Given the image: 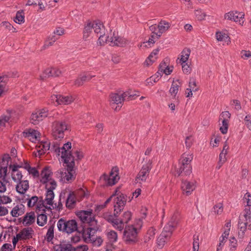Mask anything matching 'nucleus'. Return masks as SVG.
Here are the masks:
<instances>
[{"label": "nucleus", "mask_w": 251, "mask_h": 251, "mask_svg": "<svg viewBox=\"0 0 251 251\" xmlns=\"http://www.w3.org/2000/svg\"><path fill=\"white\" fill-rule=\"evenodd\" d=\"M71 143L68 142L61 148L58 146L57 143H54L51 148V150H53L58 155L61 152V157L64 163L66 164V166L67 167L66 169L60 170L56 173V177L59 178L60 181L64 183L71 182L75 178L74 157L70 152H68V150L71 149Z\"/></svg>", "instance_id": "f257e3e1"}, {"label": "nucleus", "mask_w": 251, "mask_h": 251, "mask_svg": "<svg viewBox=\"0 0 251 251\" xmlns=\"http://www.w3.org/2000/svg\"><path fill=\"white\" fill-rule=\"evenodd\" d=\"M76 216L81 222L88 224V228L82 230V238L86 243L92 244L94 247H100L103 243V239L100 236H96L95 234L99 228L97 226V221L93 213L92 209L80 210L77 212Z\"/></svg>", "instance_id": "f03ea898"}, {"label": "nucleus", "mask_w": 251, "mask_h": 251, "mask_svg": "<svg viewBox=\"0 0 251 251\" xmlns=\"http://www.w3.org/2000/svg\"><path fill=\"white\" fill-rule=\"evenodd\" d=\"M244 203L247 206L243 214H240L239 217L238 227V238L242 239L245 235L247 229L251 230V194L247 192L243 199Z\"/></svg>", "instance_id": "7ed1b4c3"}, {"label": "nucleus", "mask_w": 251, "mask_h": 251, "mask_svg": "<svg viewBox=\"0 0 251 251\" xmlns=\"http://www.w3.org/2000/svg\"><path fill=\"white\" fill-rule=\"evenodd\" d=\"M119 216H115L109 215L105 217L106 220L111 223L112 226L117 230L122 231L124 227L125 224H127L131 219L132 213L129 211H125L120 218Z\"/></svg>", "instance_id": "20e7f679"}, {"label": "nucleus", "mask_w": 251, "mask_h": 251, "mask_svg": "<svg viewBox=\"0 0 251 251\" xmlns=\"http://www.w3.org/2000/svg\"><path fill=\"white\" fill-rule=\"evenodd\" d=\"M193 158L192 154L183 153L179 160L177 174L178 176H188L192 173L191 161Z\"/></svg>", "instance_id": "39448f33"}, {"label": "nucleus", "mask_w": 251, "mask_h": 251, "mask_svg": "<svg viewBox=\"0 0 251 251\" xmlns=\"http://www.w3.org/2000/svg\"><path fill=\"white\" fill-rule=\"evenodd\" d=\"M57 227L59 231L68 234L80 228V227H78V224L75 220H66L63 218H61L58 221Z\"/></svg>", "instance_id": "423d86ee"}, {"label": "nucleus", "mask_w": 251, "mask_h": 251, "mask_svg": "<svg viewBox=\"0 0 251 251\" xmlns=\"http://www.w3.org/2000/svg\"><path fill=\"white\" fill-rule=\"evenodd\" d=\"M70 126L64 121H55L52 124V135L56 140H61L64 137V132L68 130Z\"/></svg>", "instance_id": "0eeeda50"}, {"label": "nucleus", "mask_w": 251, "mask_h": 251, "mask_svg": "<svg viewBox=\"0 0 251 251\" xmlns=\"http://www.w3.org/2000/svg\"><path fill=\"white\" fill-rule=\"evenodd\" d=\"M175 226V223L173 224H169L168 226H164L163 231L157 240V244L158 247L162 248L164 246L166 241L170 239L173 231V227Z\"/></svg>", "instance_id": "6e6552de"}, {"label": "nucleus", "mask_w": 251, "mask_h": 251, "mask_svg": "<svg viewBox=\"0 0 251 251\" xmlns=\"http://www.w3.org/2000/svg\"><path fill=\"white\" fill-rule=\"evenodd\" d=\"M136 96V94L132 93L131 91H128L121 95L117 93H112L110 95V99L113 104H122L124 100L135 99Z\"/></svg>", "instance_id": "1a4fd4ad"}, {"label": "nucleus", "mask_w": 251, "mask_h": 251, "mask_svg": "<svg viewBox=\"0 0 251 251\" xmlns=\"http://www.w3.org/2000/svg\"><path fill=\"white\" fill-rule=\"evenodd\" d=\"M116 197L114 199V215L115 216H118L120 212L124 209L126 203L127 196L122 193L115 194Z\"/></svg>", "instance_id": "9d476101"}, {"label": "nucleus", "mask_w": 251, "mask_h": 251, "mask_svg": "<svg viewBox=\"0 0 251 251\" xmlns=\"http://www.w3.org/2000/svg\"><path fill=\"white\" fill-rule=\"evenodd\" d=\"M92 24L94 32L99 36L98 41L100 44L103 45L108 40V38L107 39V36H105L106 30L104 26L102 23L97 22H93Z\"/></svg>", "instance_id": "9b49d317"}, {"label": "nucleus", "mask_w": 251, "mask_h": 251, "mask_svg": "<svg viewBox=\"0 0 251 251\" xmlns=\"http://www.w3.org/2000/svg\"><path fill=\"white\" fill-rule=\"evenodd\" d=\"M123 238L126 243L135 242L137 235V229L133 225L125 226Z\"/></svg>", "instance_id": "f8f14e48"}, {"label": "nucleus", "mask_w": 251, "mask_h": 251, "mask_svg": "<svg viewBox=\"0 0 251 251\" xmlns=\"http://www.w3.org/2000/svg\"><path fill=\"white\" fill-rule=\"evenodd\" d=\"M151 164L152 162L149 160L147 163L142 166L141 169L136 177L137 182L141 183L146 180L152 168Z\"/></svg>", "instance_id": "ddd939ff"}, {"label": "nucleus", "mask_w": 251, "mask_h": 251, "mask_svg": "<svg viewBox=\"0 0 251 251\" xmlns=\"http://www.w3.org/2000/svg\"><path fill=\"white\" fill-rule=\"evenodd\" d=\"M118 172L119 168L117 167H113L109 175L103 174L101 178L103 179L108 185H113L117 182L120 179Z\"/></svg>", "instance_id": "4468645a"}, {"label": "nucleus", "mask_w": 251, "mask_h": 251, "mask_svg": "<svg viewBox=\"0 0 251 251\" xmlns=\"http://www.w3.org/2000/svg\"><path fill=\"white\" fill-rule=\"evenodd\" d=\"M49 115V110L47 108H43L33 112L30 117V122L33 125H37Z\"/></svg>", "instance_id": "2eb2a0df"}, {"label": "nucleus", "mask_w": 251, "mask_h": 251, "mask_svg": "<svg viewBox=\"0 0 251 251\" xmlns=\"http://www.w3.org/2000/svg\"><path fill=\"white\" fill-rule=\"evenodd\" d=\"M56 182L54 180H50V186L46 188L47 189L46 198L45 201L46 203L49 205H52L53 204V200L54 198V194L53 190L56 187Z\"/></svg>", "instance_id": "dca6fc26"}, {"label": "nucleus", "mask_w": 251, "mask_h": 251, "mask_svg": "<svg viewBox=\"0 0 251 251\" xmlns=\"http://www.w3.org/2000/svg\"><path fill=\"white\" fill-rule=\"evenodd\" d=\"M108 38L106 43H110V45L114 46H120L124 47L126 44V40L121 37L115 35V33H113L112 36H107V39Z\"/></svg>", "instance_id": "f3484780"}, {"label": "nucleus", "mask_w": 251, "mask_h": 251, "mask_svg": "<svg viewBox=\"0 0 251 251\" xmlns=\"http://www.w3.org/2000/svg\"><path fill=\"white\" fill-rule=\"evenodd\" d=\"M181 188L183 193L187 196L191 195L196 188L195 182L182 180Z\"/></svg>", "instance_id": "a211bd4d"}, {"label": "nucleus", "mask_w": 251, "mask_h": 251, "mask_svg": "<svg viewBox=\"0 0 251 251\" xmlns=\"http://www.w3.org/2000/svg\"><path fill=\"white\" fill-rule=\"evenodd\" d=\"M51 174L52 172L48 167L44 168L41 173V178L40 179V182L44 184H46V188L50 186V180H53L51 178L49 179Z\"/></svg>", "instance_id": "6ab92c4d"}, {"label": "nucleus", "mask_w": 251, "mask_h": 251, "mask_svg": "<svg viewBox=\"0 0 251 251\" xmlns=\"http://www.w3.org/2000/svg\"><path fill=\"white\" fill-rule=\"evenodd\" d=\"M224 18L227 20L238 22L240 21V19L244 18V14L237 11H231L226 13Z\"/></svg>", "instance_id": "aec40b11"}, {"label": "nucleus", "mask_w": 251, "mask_h": 251, "mask_svg": "<svg viewBox=\"0 0 251 251\" xmlns=\"http://www.w3.org/2000/svg\"><path fill=\"white\" fill-rule=\"evenodd\" d=\"M16 76L17 72L8 73L6 75L0 76V96L5 90L6 84L8 81V78Z\"/></svg>", "instance_id": "412c9836"}, {"label": "nucleus", "mask_w": 251, "mask_h": 251, "mask_svg": "<svg viewBox=\"0 0 251 251\" xmlns=\"http://www.w3.org/2000/svg\"><path fill=\"white\" fill-rule=\"evenodd\" d=\"M23 136L27 138L32 142H35L39 138V133L36 130L31 128L26 129L23 132Z\"/></svg>", "instance_id": "4be33fe9"}, {"label": "nucleus", "mask_w": 251, "mask_h": 251, "mask_svg": "<svg viewBox=\"0 0 251 251\" xmlns=\"http://www.w3.org/2000/svg\"><path fill=\"white\" fill-rule=\"evenodd\" d=\"M60 74L61 71L56 68H48L40 75V78L42 80H44L47 77L50 76H58Z\"/></svg>", "instance_id": "5701e85b"}, {"label": "nucleus", "mask_w": 251, "mask_h": 251, "mask_svg": "<svg viewBox=\"0 0 251 251\" xmlns=\"http://www.w3.org/2000/svg\"><path fill=\"white\" fill-rule=\"evenodd\" d=\"M54 251H73V246L69 242L63 241L53 246Z\"/></svg>", "instance_id": "b1692460"}, {"label": "nucleus", "mask_w": 251, "mask_h": 251, "mask_svg": "<svg viewBox=\"0 0 251 251\" xmlns=\"http://www.w3.org/2000/svg\"><path fill=\"white\" fill-rule=\"evenodd\" d=\"M94 75H91L88 73L80 74L77 78L75 81V85L76 86H80L87 81L90 80Z\"/></svg>", "instance_id": "393cba45"}, {"label": "nucleus", "mask_w": 251, "mask_h": 251, "mask_svg": "<svg viewBox=\"0 0 251 251\" xmlns=\"http://www.w3.org/2000/svg\"><path fill=\"white\" fill-rule=\"evenodd\" d=\"M33 232V230L31 227L24 228L17 234V238L24 240L30 239L32 238Z\"/></svg>", "instance_id": "a878e982"}, {"label": "nucleus", "mask_w": 251, "mask_h": 251, "mask_svg": "<svg viewBox=\"0 0 251 251\" xmlns=\"http://www.w3.org/2000/svg\"><path fill=\"white\" fill-rule=\"evenodd\" d=\"M35 214L33 211L27 213L24 217L23 224L25 226H29L33 224L35 221Z\"/></svg>", "instance_id": "bb28decb"}, {"label": "nucleus", "mask_w": 251, "mask_h": 251, "mask_svg": "<svg viewBox=\"0 0 251 251\" xmlns=\"http://www.w3.org/2000/svg\"><path fill=\"white\" fill-rule=\"evenodd\" d=\"M76 197L73 192L69 193L66 201V206L68 209H71L75 207L76 204Z\"/></svg>", "instance_id": "cd10ccee"}, {"label": "nucleus", "mask_w": 251, "mask_h": 251, "mask_svg": "<svg viewBox=\"0 0 251 251\" xmlns=\"http://www.w3.org/2000/svg\"><path fill=\"white\" fill-rule=\"evenodd\" d=\"M83 225H81V227L79 228L78 230H76V233L75 235L72 236L71 237V241L73 243H77L79 242L81 237L82 238V230L84 228H88V224H84L82 222H81Z\"/></svg>", "instance_id": "c85d7f7f"}, {"label": "nucleus", "mask_w": 251, "mask_h": 251, "mask_svg": "<svg viewBox=\"0 0 251 251\" xmlns=\"http://www.w3.org/2000/svg\"><path fill=\"white\" fill-rule=\"evenodd\" d=\"M157 25L158 27V31H157V33H156V38L159 39L161 37L162 34L168 29L170 27V25L169 23L165 21L162 20L159 22Z\"/></svg>", "instance_id": "c756f323"}, {"label": "nucleus", "mask_w": 251, "mask_h": 251, "mask_svg": "<svg viewBox=\"0 0 251 251\" xmlns=\"http://www.w3.org/2000/svg\"><path fill=\"white\" fill-rule=\"evenodd\" d=\"M18 182V183L16 186L17 192L22 194H24L29 188L28 181L27 180H21Z\"/></svg>", "instance_id": "7c9ffc66"}, {"label": "nucleus", "mask_w": 251, "mask_h": 251, "mask_svg": "<svg viewBox=\"0 0 251 251\" xmlns=\"http://www.w3.org/2000/svg\"><path fill=\"white\" fill-rule=\"evenodd\" d=\"M25 206L21 204L13 207L11 211V214L13 217H17L23 215L25 212Z\"/></svg>", "instance_id": "2f4dec72"}, {"label": "nucleus", "mask_w": 251, "mask_h": 251, "mask_svg": "<svg viewBox=\"0 0 251 251\" xmlns=\"http://www.w3.org/2000/svg\"><path fill=\"white\" fill-rule=\"evenodd\" d=\"M216 36L217 40L219 41L226 43L227 44L230 42V38L226 33L222 31H218L216 33Z\"/></svg>", "instance_id": "473e14b6"}, {"label": "nucleus", "mask_w": 251, "mask_h": 251, "mask_svg": "<svg viewBox=\"0 0 251 251\" xmlns=\"http://www.w3.org/2000/svg\"><path fill=\"white\" fill-rule=\"evenodd\" d=\"M181 85V83L178 79L174 81L169 90L171 95L176 96L178 91V89Z\"/></svg>", "instance_id": "72a5a7b5"}, {"label": "nucleus", "mask_w": 251, "mask_h": 251, "mask_svg": "<svg viewBox=\"0 0 251 251\" xmlns=\"http://www.w3.org/2000/svg\"><path fill=\"white\" fill-rule=\"evenodd\" d=\"M190 54V50L188 49H184L181 52L180 58L179 63L180 64L185 63L187 61Z\"/></svg>", "instance_id": "f704fd0d"}, {"label": "nucleus", "mask_w": 251, "mask_h": 251, "mask_svg": "<svg viewBox=\"0 0 251 251\" xmlns=\"http://www.w3.org/2000/svg\"><path fill=\"white\" fill-rule=\"evenodd\" d=\"M47 216L44 212L38 213L37 224L40 226H44L47 223Z\"/></svg>", "instance_id": "c9c22d12"}, {"label": "nucleus", "mask_w": 251, "mask_h": 251, "mask_svg": "<svg viewBox=\"0 0 251 251\" xmlns=\"http://www.w3.org/2000/svg\"><path fill=\"white\" fill-rule=\"evenodd\" d=\"M93 29L92 23L90 22L85 25L83 30V38H87Z\"/></svg>", "instance_id": "e433bc0d"}, {"label": "nucleus", "mask_w": 251, "mask_h": 251, "mask_svg": "<svg viewBox=\"0 0 251 251\" xmlns=\"http://www.w3.org/2000/svg\"><path fill=\"white\" fill-rule=\"evenodd\" d=\"M54 225L50 226L46 234V239L48 242H51L54 238Z\"/></svg>", "instance_id": "4c0bfd02"}, {"label": "nucleus", "mask_w": 251, "mask_h": 251, "mask_svg": "<svg viewBox=\"0 0 251 251\" xmlns=\"http://www.w3.org/2000/svg\"><path fill=\"white\" fill-rule=\"evenodd\" d=\"M59 104H69L72 103L74 99L71 96H63L60 95Z\"/></svg>", "instance_id": "58836bf2"}, {"label": "nucleus", "mask_w": 251, "mask_h": 251, "mask_svg": "<svg viewBox=\"0 0 251 251\" xmlns=\"http://www.w3.org/2000/svg\"><path fill=\"white\" fill-rule=\"evenodd\" d=\"M106 236L109 241L111 243H114L117 241L118 235L116 231L110 230L106 233Z\"/></svg>", "instance_id": "ea45409f"}, {"label": "nucleus", "mask_w": 251, "mask_h": 251, "mask_svg": "<svg viewBox=\"0 0 251 251\" xmlns=\"http://www.w3.org/2000/svg\"><path fill=\"white\" fill-rule=\"evenodd\" d=\"M14 22L18 24H21L25 22L24 13L22 11L17 12L14 18Z\"/></svg>", "instance_id": "a19ab883"}, {"label": "nucleus", "mask_w": 251, "mask_h": 251, "mask_svg": "<svg viewBox=\"0 0 251 251\" xmlns=\"http://www.w3.org/2000/svg\"><path fill=\"white\" fill-rule=\"evenodd\" d=\"M11 160V157L8 154H5L3 156L2 158V160L0 162V168L3 169H7L9 161Z\"/></svg>", "instance_id": "79ce46f5"}, {"label": "nucleus", "mask_w": 251, "mask_h": 251, "mask_svg": "<svg viewBox=\"0 0 251 251\" xmlns=\"http://www.w3.org/2000/svg\"><path fill=\"white\" fill-rule=\"evenodd\" d=\"M23 177L22 172L19 171H16L15 173L12 172V178L14 181L18 182L21 181Z\"/></svg>", "instance_id": "37998d69"}, {"label": "nucleus", "mask_w": 251, "mask_h": 251, "mask_svg": "<svg viewBox=\"0 0 251 251\" xmlns=\"http://www.w3.org/2000/svg\"><path fill=\"white\" fill-rule=\"evenodd\" d=\"M222 125L223 126L220 127V130L223 134H226L228 127V120L227 119H223L222 120Z\"/></svg>", "instance_id": "c03bdc74"}, {"label": "nucleus", "mask_w": 251, "mask_h": 251, "mask_svg": "<svg viewBox=\"0 0 251 251\" xmlns=\"http://www.w3.org/2000/svg\"><path fill=\"white\" fill-rule=\"evenodd\" d=\"M45 208H47V206L45 205V201L43 200H40L37 202V212L40 211L44 212L45 213Z\"/></svg>", "instance_id": "a18cd8bd"}, {"label": "nucleus", "mask_w": 251, "mask_h": 251, "mask_svg": "<svg viewBox=\"0 0 251 251\" xmlns=\"http://www.w3.org/2000/svg\"><path fill=\"white\" fill-rule=\"evenodd\" d=\"M70 149L68 150V152H70L72 155L74 157L75 160H80L83 157V153L80 151L76 150L74 152V154L73 155L72 152L70 151Z\"/></svg>", "instance_id": "49530a36"}, {"label": "nucleus", "mask_w": 251, "mask_h": 251, "mask_svg": "<svg viewBox=\"0 0 251 251\" xmlns=\"http://www.w3.org/2000/svg\"><path fill=\"white\" fill-rule=\"evenodd\" d=\"M193 251H198L199 249V236L195 234L193 236Z\"/></svg>", "instance_id": "de8ad7c7"}, {"label": "nucleus", "mask_w": 251, "mask_h": 251, "mask_svg": "<svg viewBox=\"0 0 251 251\" xmlns=\"http://www.w3.org/2000/svg\"><path fill=\"white\" fill-rule=\"evenodd\" d=\"M38 198L37 196H33L30 199H28L27 201V205L29 207L34 206L35 204L38 202Z\"/></svg>", "instance_id": "09e8293b"}, {"label": "nucleus", "mask_w": 251, "mask_h": 251, "mask_svg": "<svg viewBox=\"0 0 251 251\" xmlns=\"http://www.w3.org/2000/svg\"><path fill=\"white\" fill-rule=\"evenodd\" d=\"M60 95H53L50 97L51 102L55 105L59 104Z\"/></svg>", "instance_id": "8fccbe9b"}, {"label": "nucleus", "mask_w": 251, "mask_h": 251, "mask_svg": "<svg viewBox=\"0 0 251 251\" xmlns=\"http://www.w3.org/2000/svg\"><path fill=\"white\" fill-rule=\"evenodd\" d=\"M230 104L231 105L234 106V109L237 110H239L241 109V103L239 100H234L230 101Z\"/></svg>", "instance_id": "3c124183"}, {"label": "nucleus", "mask_w": 251, "mask_h": 251, "mask_svg": "<svg viewBox=\"0 0 251 251\" xmlns=\"http://www.w3.org/2000/svg\"><path fill=\"white\" fill-rule=\"evenodd\" d=\"M12 201L11 199L7 196H3L0 197V204H7L10 203Z\"/></svg>", "instance_id": "603ef678"}, {"label": "nucleus", "mask_w": 251, "mask_h": 251, "mask_svg": "<svg viewBox=\"0 0 251 251\" xmlns=\"http://www.w3.org/2000/svg\"><path fill=\"white\" fill-rule=\"evenodd\" d=\"M10 118L7 116H2L0 117V127H4L5 126V124L7 123Z\"/></svg>", "instance_id": "864d4df0"}, {"label": "nucleus", "mask_w": 251, "mask_h": 251, "mask_svg": "<svg viewBox=\"0 0 251 251\" xmlns=\"http://www.w3.org/2000/svg\"><path fill=\"white\" fill-rule=\"evenodd\" d=\"M229 241L230 250L231 251H234L237 247V241L234 237L232 238Z\"/></svg>", "instance_id": "5fc2aeb1"}, {"label": "nucleus", "mask_w": 251, "mask_h": 251, "mask_svg": "<svg viewBox=\"0 0 251 251\" xmlns=\"http://www.w3.org/2000/svg\"><path fill=\"white\" fill-rule=\"evenodd\" d=\"M73 251H87L88 247L86 245H79L75 247H73Z\"/></svg>", "instance_id": "6e6d98bb"}, {"label": "nucleus", "mask_w": 251, "mask_h": 251, "mask_svg": "<svg viewBox=\"0 0 251 251\" xmlns=\"http://www.w3.org/2000/svg\"><path fill=\"white\" fill-rule=\"evenodd\" d=\"M189 87L194 92L197 91L198 88L197 87L196 82L194 79H190L189 83Z\"/></svg>", "instance_id": "4d7b16f0"}, {"label": "nucleus", "mask_w": 251, "mask_h": 251, "mask_svg": "<svg viewBox=\"0 0 251 251\" xmlns=\"http://www.w3.org/2000/svg\"><path fill=\"white\" fill-rule=\"evenodd\" d=\"M29 174H31L34 177H38L39 176V173L35 167H28L27 171Z\"/></svg>", "instance_id": "13d9d810"}, {"label": "nucleus", "mask_w": 251, "mask_h": 251, "mask_svg": "<svg viewBox=\"0 0 251 251\" xmlns=\"http://www.w3.org/2000/svg\"><path fill=\"white\" fill-rule=\"evenodd\" d=\"M245 124L251 131V115H248L244 118Z\"/></svg>", "instance_id": "bf43d9fd"}, {"label": "nucleus", "mask_w": 251, "mask_h": 251, "mask_svg": "<svg viewBox=\"0 0 251 251\" xmlns=\"http://www.w3.org/2000/svg\"><path fill=\"white\" fill-rule=\"evenodd\" d=\"M214 210L215 213L217 214H221L223 210V205L221 203H218L214 206Z\"/></svg>", "instance_id": "052dcab7"}, {"label": "nucleus", "mask_w": 251, "mask_h": 251, "mask_svg": "<svg viewBox=\"0 0 251 251\" xmlns=\"http://www.w3.org/2000/svg\"><path fill=\"white\" fill-rule=\"evenodd\" d=\"M182 65V71L184 74H189L191 72V68L189 65H188L187 63H183L181 64Z\"/></svg>", "instance_id": "680f3d73"}, {"label": "nucleus", "mask_w": 251, "mask_h": 251, "mask_svg": "<svg viewBox=\"0 0 251 251\" xmlns=\"http://www.w3.org/2000/svg\"><path fill=\"white\" fill-rule=\"evenodd\" d=\"M11 247L12 245L11 244H4L0 249V251H12Z\"/></svg>", "instance_id": "e2e57ef3"}, {"label": "nucleus", "mask_w": 251, "mask_h": 251, "mask_svg": "<svg viewBox=\"0 0 251 251\" xmlns=\"http://www.w3.org/2000/svg\"><path fill=\"white\" fill-rule=\"evenodd\" d=\"M23 168V164H14V165H10L9 168L11 169V171L12 173H15L18 171V168Z\"/></svg>", "instance_id": "0e129e2a"}, {"label": "nucleus", "mask_w": 251, "mask_h": 251, "mask_svg": "<svg viewBox=\"0 0 251 251\" xmlns=\"http://www.w3.org/2000/svg\"><path fill=\"white\" fill-rule=\"evenodd\" d=\"M0 25L1 26L4 27L5 28L9 30H11L12 28H13V26L7 21L2 22Z\"/></svg>", "instance_id": "69168bd1"}, {"label": "nucleus", "mask_w": 251, "mask_h": 251, "mask_svg": "<svg viewBox=\"0 0 251 251\" xmlns=\"http://www.w3.org/2000/svg\"><path fill=\"white\" fill-rule=\"evenodd\" d=\"M227 154L226 153H225L224 152H221L220 155H219V160L220 162V164L221 163H225V162L226 160V155Z\"/></svg>", "instance_id": "338daca9"}, {"label": "nucleus", "mask_w": 251, "mask_h": 251, "mask_svg": "<svg viewBox=\"0 0 251 251\" xmlns=\"http://www.w3.org/2000/svg\"><path fill=\"white\" fill-rule=\"evenodd\" d=\"M64 33V30L61 27L56 28L53 31V34L56 36H61Z\"/></svg>", "instance_id": "774afa93"}]
</instances>
